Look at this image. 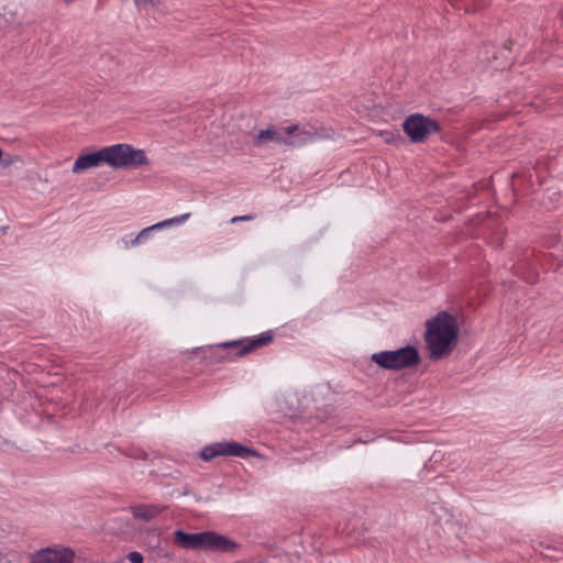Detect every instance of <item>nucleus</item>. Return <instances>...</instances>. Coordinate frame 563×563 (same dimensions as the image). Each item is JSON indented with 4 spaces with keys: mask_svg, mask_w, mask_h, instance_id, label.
<instances>
[{
    "mask_svg": "<svg viewBox=\"0 0 563 563\" xmlns=\"http://www.w3.org/2000/svg\"><path fill=\"white\" fill-rule=\"evenodd\" d=\"M158 0H134L137 7L154 5Z\"/></svg>",
    "mask_w": 563,
    "mask_h": 563,
    "instance_id": "16",
    "label": "nucleus"
},
{
    "mask_svg": "<svg viewBox=\"0 0 563 563\" xmlns=\"http://www.w3.org/2000/svg\"><path fill=\"white\" fill-rule=\"evenodd\" d=\"M75 553L69 548H46L31 558V563H74Z\"/></svg>",
    "mask_w": 563,
    "mask_h": 563,
    "instance_id": "6",
    "label": "nucleus"
},
{
    "mask_svg": "<svg viewBox=\"0 0 563 563\" xmlns=\"http://www.w3.org/2000/svg\"><path fill=\"white\" fill-rule=\"evenodd\" d=\"M288 142V146H300L312 140L313 134L309 131L300 130L298 125H290L284 129Z\"/></svg>",
    "mask_w": 563,
    "mask_h": 563,
    "instance_id": "9",
    "label": "nucleus"
},
{
    "mask_svg": "<svg viewBox=\"0 0 563 563\" xmlns=\"http://www.w3.org/2000/svg\"><path fill=\"white\" fill-rule=\"evenodd\" d=\"M20 161H21V159H20L19 157H14V158H8V159H5L4 162H5V164H7V165H9V164H11V163H13V162H20Z\"/></svg>",
    "mask_w": 563,
    "mask_h": 563,
    "instance_id": "19",
    "label": "nucleus"
},
{
    "mask_svg": "<svg viewBox=\"0 0 563 563\" xmlns=\"http://www.w3.org/2000/svg\"><path fill=\"white\" fill-rule=\"evenodd\" d=\"M404 132L412 143H423L427 139L439 132V123L423 114H411L402 123Z\"/></svg>",
    "mask_w": 563,
    "mask_h": 563,
    "instance_id": "5",
    "label": "nucleus"
},
{
    "mask_svg": "<svg viewBox=\"0 0 563 563\" xmlns=\"http://www.w3.org/2000/svg\"><path fill=\"white\" fill-rule=\"evenodd\" d=\"M131 511L135 519L150 521L157 517L162 509L154 505H139L131 507Z\"/></svg>",
    "mask_w": 563,
    "mask_h": 563,
    "instance_id": "13",
    "label": "nucleus"
},
{
    "mask_svg": "<svg viewBox=\"0 0 563 563\" xmlns=\"http://www.w3.org/2000/svg\"><path fill=\"white\" fill-rule=\"evenodd\" d=\"M106 164L114 169L136 168L147 166L150 161L146 153L141 148H134L130 144H115L104 147Z\"/></svg>",
    "mask_w": 563,
    "mask_h": 563,
    "instance_id": "3",
    "label": "nucleus"
},
{
    "mask_svg": "<svg viewBox=\"0 0 563 563\" xmlns=\"http://www.w3.org/2000/svg\"><path fill=\"white\" fill-rule=\"evenodd\" d=\"M386 142H390L391 139H394V135L391 133H386Z\"/></svg>",
    "mask_w": 563,
    "mask_h": 563,
    "instance_id": "21",
    "label": "nucleus"
},
{
    "mask_svg": "<svg viewBox=\"0 0 563 563\" xmlns=\"http://www.w3.org/2000/svg\"><path fill=\"white\" fill-rule=\"evenodd\" d=\"M222 449L220 448V443L206 446L200 452V457L205 461H210L216 456L222 455Z\"/></svg>",
    "mask_w": 563,
    "mask_h": 563,
    "instance_id": "14",
    "label": "nucleus"
},
{
    "mask_svg": "<svg viewBox=\"0 0 563 563\" xmlns=\"http://www.w3.org/2000/svg\"><path fill=\"white\" fill-rule=\"evenodd\" d=\"M273 340V334L272 332H265V333H262L261 335H258L257 338L255 339H252L250 341H247L246 343H242L240 350L238 351L236 355L238 356H243L267 343H269L271 341Z\"/></svg>",
    "mask_w": 563,
    "mask_h": 563,
    "instance_id": "10",
    "label": "nucleus"
},
{
    "mask_svg": "<svg viewBox=\"0 0 563 563\" xmlns=\"http://www.w3.org/2000/svg\"><path fill=\"white\" fill-rule=\"evenodd\" d=\"M386 142H390L391 139H394V135L391 133H386Z\"/></svg>",
    "mask_w": 563,
    "mask_h": 563,
    "instance_id": "22",
    "label": "nucleus"
},
{
    "mask_svg": "<svg viewBox=\"0 0 563 563\" xmlns=\"http://www.w3.org/2000/svg\"><path fill=\"white\" fill-rule=\"evenodd\" d=\"M101 164H106L104 147L90 154L80 155L73 165V173L78 174Z\"/></svg>",
    "mask_w": 563,
    "mask_h": 563,
    "instance_id": "7",
    "label": "nucleus"
},
{
    "mask_svg": "<svg viewBox=\"0 0 563 563\" xmlns=\"http://www.w3.org/2000/svg\"><path fill=\"white\" fill-rule=\"evenodd\" d=\"M424 340L429 356L433 361L448 357L457 344L459 325L456 319L443 311L426 323Z\"/></svg>",
    "mask_w": 563,
    "mask_h": 563,
    "instance_id": "1",
    "label": "nucleus"
},
{
    "mask_svg": "<svg viewBox=\"0 0 563 563\" xmlns=\"http://www.w3.org/2000/svg\"><path fill=\"white\" fill-rule=\"evenodd\" d=\"M173 540L178 547L191 550L233 552L239 547L233 540L213 531L186 533L176 530Z\"/></svg>",
    "mask_w": 563,
    "mask_h": 563,
    "instance_id": "2",
    "label": "nucleus"
},
{
    "mask_svg": "<svg viewBox=\"0 0 563 563\" xmlns=\"http://www.w3.org/2000/svg\"><path fill=\"white\" fill-rule=\"evenodd\" d=\"M189 213H185L180 217H175V218H172V219H168V220H164L162 222H158L156 224H153L148 228H145L143 229L133 240H132V244L135 245L140 242V240L146 235L150 231L152 230H156V229H162V228H166V227H170L173 224H178V223H181L184 221H186L188 218H189Z\"/></svg>",
    "mask_w": 563,
    "mask_h": 563,
    "instance_id": "12",
    "label": "nucleus"
},
{
    "mask_svg": "<svg viewBox=\"0 0 563 563\" xmlns=\"http://www.w3.org/2000/svg\"><path fill=\"white\" fill-rule=\"evenodd\" d=\"M268 142H275L278 144H286L288 139L286 137V133L283 131L276 130L274 126H269L265 130H261L257 135L253 139V145L261 147Z\"/></svg>",
    "mask_w": 563,
    "mask_h": 563,
    "instance_id": "8",
    "label": "nucleus"
},
{
    "mask_svg": "<svg viewBox=\"0 0 563 563\" xmlns=\"http://www.w3.org/2000/svg\"><path fill=\"white\" fill-rule=\"evenodd\" d=\"M239 342H225V343L220 344V347L227 349V347L236 345Z\"/></svg>",
    "mask_w": 563,
    "mask_h": 563,
    "instance_id": "18",
    "label": "nucleus"
},
{
    "mask_svg": "<svg viewBox=\"0 0 563 563\" xmlns=\"http://www.w3.org/2000/svg\"><path fill=\"white\" fill-rule=\"evenodd\" d=\"M128 559L131 563H143V555L140 552H130Z\"/></svg>",
    "mask_w": 563,
    "mask_h": 563,
    "instance_id": "15",
    "label": "nucleus"
},
{
    "mask_svg": "<svg viewBox=\"0 0 563 563\" xmlns=\"http://www.w3.org/2000/svg\"><path fill=\"white\" fill-rule=\"evenodd\" d=\"M543 100H544L545 102H549L550 104H552V103H553V102H552L553 98H552V97H549V96H548V93H547V91L544 92V99H543Z\"/></svg>",
    "mask_w": 563,
    "mask_h": 563,
    "instance_id": "20",
    "label": "nucleus"
},
{
    "mask_svg": "<svg viewBox=\"0 0 563 563\" xmlns=\"http://www.w3.org/2000/svg\"><path fill=\"white\" fill-rule=\"evenodd\" d=\"M371 360L384 369L399 371L417 365L420 362V355L415 346L407 345L395 351L374 353Z\"/></svg>",
    "mask_w": 563,
    "mask_h": 563,
    "instance_id": "4",
    "label": "nucleus"
},
{
    "mask_svg": "<svg viewBox=\"0 0 563 563\" xmlns=\"http://www.w3.org/2000/svg\"><path fill=\"white\" fill-rule=\"evenodd\" d=\"M222 455L247 457L258 455L254 450L235 442L220 443Z\"/></svg>",
    "mask_w": 563,
    "mask_h": 563,
    "instance_id": "11",
    "label": "nucleus"
},
{
    "mask_svg": "<svg viewBox=\"0 0 563 563\" xmlns=\"http://www.w3.org/2000/svg\"><path fill=\"white\" fill-rule=\"evenodd\" d=\"M254 217L253 216H239V217H233L231 219V222L234 223V222H238V221H249V220H252Z\"/></svg>",
    "mask_w": 563,
    "mask_h": 563,
    "instance_id": "17",
    "label": "nucleus"
}]
</instances>
